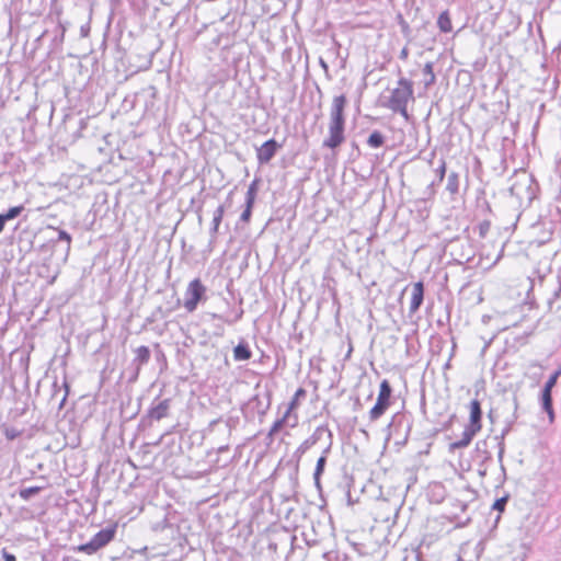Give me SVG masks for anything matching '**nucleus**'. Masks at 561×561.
<instances>
[{"mask_svg":"<svg viewBox=\"0 0 561 561\" xmlns=\"http://www.w3.org/2000/svg\"><path fill=\"white\" fill-rule=\"evenodd\" d=\"M329 450H330V446L323 451L322 456L318 459L317 466L314 469L313 480H314V484H316L317 489H319V490L321 489L320 477L324 471V467L327 463V455H328Z\"/></svg>","mask_w":561,"mask_h":561,"instance_id":"nucleus-14","label":"nucleus"},{"mask_svg":"<svg viewBox=\"0 0 561 561\" xmlns=\"http://www.w3.org/2000/svg\"><path fill=\"white\" fill-rule=\"evenodd\" d=\"M255 194H256V182L254 181L251 183V185L249 186L248 192H247L245 203H249V207L253 206L254 199H255Z\"/></svg>","mask_w":561,"mask_h":561,"instance_id":"nucleus-25","label":"nucleus"},{"mask_svg":"<svg viewBox=\"0 0 561 561\" xmlns=\"http://www.w3.org/2000/svg\"><path fill=\"white\" fill-rule=\"evenodd\" d=\"M297 415L289 414V410H287L284 416L273 424L272 428L270 430L268 436H274L285 424L289 425L290 427H295L297 425Z\"/></svg>","mask_w":561,"mask_h":561,"instance_id":"nucleus-12","label":"nucleus"},{"mask_svg":"<svg viewBox=\"0 0 561 561\" xmlns=\"http://www.w3.org/2000/svg\"><path fill=\"white\" fill-rule=\"evenodd\" d=\"M391 387L388 380L383 379L380 383V389L377 398V402L369 411V417L371 421L378 420L390 404Z\"/></svg>","mask_w":561,"mask_h":561,"instance_id":"nucleus-5","label":"nucleus"},{"mask_svg":"<svg viewBox=\"0 0 561 561\" xmlns=\"http://www.w3.org/2000/svg\"><path fill=\"white\" fill-rule=\"evenodd\" d=\"M58 240L66 241L67 242V249L68 250L70 249L71 237H70V234L67 231L59 230L58 231Z\"/></svg>","mask_w":561,"mask_h":561,"instance_id":"nucleus-28","label":"nucleus"},{"mask_svg":"<svg viewBox=\"0 0 561 561\" xmlns=\"http://www.w3.org/2000/svg\"><path fill=\"white\" fill-rule=\"evenodd\" d=\"M561 376V367H559L554 373L549 377V379L546 381L541 397H552L551 392L553 387L556 386L558 378Z\"/></svg>","mask_w":561,"mask_h":561,"instance_id":"nucleus-15","label":"nucleus"},{"mask_svg":"<svg viewBox=\"0 0 561 561\" xmlns=\"http://www.w3.org/2000/svg\"><path fill=\"white\" fill-rule=\"evenodd\" d=\"M345 124L329 123V135L323 140L322 146L330 149L340 147L345 140Z\"/></svg>","mask_w":561,"mask_h":561,"instance_id":"nucleus-6","label":"nucleus"},{"mask_svg":"<svg viewBox=\"0 0 561 561\" xmlns=\"http://www.w3.org/2000/svg\"><path fill=\"white\" fill-rule=\"evenodd\" d=\"M445 173H446V162H445V160H440V164L436 169V174L438 176V183H440L444 180Z\"/></svg>","mask_w":561,"mask_h":561,"instance_id":"nucleus-27","label":"nucleus"},{"mask_svg":"<svg viewBox=\"0 0 561 561\" xmlns=\"http://www.w3.org/2000/svg\"><path fill=\"white\" fill-rule=\"evenodd\" d=\"M1 553L4 561H16L15 556L8 552L7 549H2Z\"/></svg>","mask_w":561,"mask_h":561,"instance_id":"nucleus-34","label":"nucleus"},{"mask_svg":"<svg viewBox=\"0 0 561 561\" xmlns=\"http://www.w3.org/2000/svg\"><path fill=\"white\" fill-rule=\"evenodd\" d=\"M501 339V336L497 334V335H493L488 342H484L483 346H482V351H485L488 347L491 346V343L493 342H496Z\"/></svg>","mask_w":561,"mask_h":561,"instance_id":"nucleus-35","label":"nucleus"},{"mask_svg":"<svg viewBox=\"0 0 561 561\" xmlns=\"http://www.w3.org/2000/svg\"><path fill=\"white\" fill-rule=\"evenodd\" d=\"M115 534L116 525L103 528L96 533L89 542L78 546L76 550L87 554H93L101 548L108 545L114 539Z\"/></svg>","mask_w":561,"mask_h":561,"instance_id":"nucleus-4","label":"nucleus"},{"mask_svg":"<svg viewBox=\"0 0 561 561\" xmlns=\"http://www.w3.org/2000/svg\"><path fill=\"white\" fill-rule=\"evenodd\" d=\"M424 300V284L416 282L411 288V301L409 306V316L412 317L420 309Z\"/></svg>","mask_w":561,"mask_h":561,"instance_id":"nucleus-10","label":"nucleus"},{"mask_svg":"<svg viewBox=\"0 0 561 561\" xmlns=\"http://www.w3.org/2000/svg\"><path fill=\"white\" fill-rule=\"evenodd\" d=\"M39 491H41V488H39V486H30V488H25V489H22V490L20 491V496H21L23 500H30L32 496H34L35 494H37Z\"/></svg>","mask_w":561,"mask_h":561,"instance_id":"nucleus-24","label":"nucleus"},{"mask_svg":"<svg viewBox=\"0 0 561 561\" xmlns=\"http://www.w3.org/2000/svg\"><path fill=\"white\" fill-rule=\"evenodd\" d=\"M252 353H233L236 362L247 360L251 357Z\"/></svg>","mask_w":561,"mask_h":561,"instance_id":"nucleus-32","label":"nucleus"},{"mask_svg":"<svg viewBox=\"0 0 561 561\" xmlns=\"http://www.w3.org/2000/svg\"><path fill=\"white\" fill-rule=\"evenodd\" d=\"M423 76H424V87L426 89L435 83L436 77L434 73L433 62L428 61L424 65Z\"/></svg>","mask_w":561,"mask_h":561,"instance_id":"nucleus-16","label":"nucleus"},{"mask_svg":"<svg viewBox=\"0 0 561 561\" xmlns=\"http://www.w3.org/2000/svg\"><path fill=\"white\" fill-rule=\"evenodd\" d=\"M510 192L520 204L529 205L536 197V187L533 178L525 171L516 174Z\"/></svg>","mask_w":561,"mask_h":561,"instance_id":"nucleus-2","label":"nucleus"},{"mask_svg":"<svg viewBox=\"0 0 561 561\" xmlns=\"http://www.w3.org/2000/svg\"><path fill=\"white\" fill-rule=\"evenodd\" d=\"M437 25L439 30L444 33H449L453 31L451 20L448 11H444L439 14L437 19Z\"/></svg>","mask_w":561,"mask_h":561,"instance_id":"nucleus-17","label":"nucleus"},{"mask_svg":"<svg viewBox=\"0 0 561 561\" xmlns=\"http://www.w3.org/2000/svg\"><path fill=\"white\" fill-rule=\"evenodd\" d=\"M542 409L547 412L549 422H554V411L552 408V397H541Z\"/></svg>","mask_w":561,"mask_h":561,"instance_id":"nucleus-21","label":"nucleus"},{"mask_svg":"<svg viewBox=\"0 0 561 561\" xmlns=\"http://www.w3.org/2000/svg\"><path fill=\"white\" fill-rule=\"evenodd\" d=\"M245 204H247V207H245V209L242 211V214L240 216V219L242 221H249L250 217H251V211H252V207H249V203H245Z\"/></svg>","mask_w":561,"mask_h":561,"instance_id":"nucleus-30","label":"nucleus"},{"mask_svg":"<svg viewBox=\"0 0 561 561\" xmlns=\"http://www.w3.org/2000/svg\"><path fill=\"white\" fill-rule=\"evenodd\" d=\"M232 351H249V350H248L247 345L240 343L237 346H234Z\"/></svg>","mask_w":561,"mask_h":561,"instance_id":"nucleus-37","label":"nucleus"},{"mask_svg":"<svg viewBox=\"0 0 561 561\" xmlns=\"http://www.w3.org/2000/svg\"><path fill=\"white\" fill-rule=\"evenodd\" d=\"M507 500H508V499H507V496H503V497H501V499H497V500L494 502L493 506H492V507H493V510H496V511H499V512H503V511H504V508H505V505H506V503H507Z\"/></svg>","mask_w":561,"mask_h":561,"instance_id":"nucleus-26","label":"nucleus"},{"mask_svg":"<svg viewBox=\"0 0 561 561\" xmlns=\"http://www.w3.org/2000/svg\"><path fill=\"white\" fill-rule=\"evenodd\" d=\"M383 144L385 136L379 130H374L367 139V145L371 148H380Z\"/></svg>","mask_w":561,"mask_h":561,"instance_id":"nucleus-19","label":"nucleus"},{"mask_svg":"<svg viewBox=\"0 0 561 561\" xmlns=\"http://www.w3.org/2000/svg\"><path fill=\"white\" fill-rule=\"evenodd\" d=\"M15 436H16V435H15L14 433H10L9 431L7 432V437H8L9 439H13V438H15Z\"/></svg>","mask_w":561,"mask_h":561,"instance_id":"nucleus-39","label":"nucleus"},{"mask_svg":"<svg viewBox=\"0 0 561 561\" xmlns=\"http://www.w3.org/2000/svg\"><path fill=\"white\" fill-rule=\"evenodd\" d=\"M490 222L488 220H484L482 221L480 225H479V234L481 237H485L486 233L489 232L490 230Z\"/></svg>","mask_w":561,"mask_h":561,"instance_id":"nucleus-29","label":"nucleus"},{"mask_svg":"<svg viewBox=\"0 0 561 561\" xmlns=\"http://www.w3.org/2000/svg\"><path fill=\"white\" fill-rule=\"evenodd\" d=\"M408 56H409V49H408V47H403L402 50L400 51L399 57H400V59L405 60L408 58Z\"/></svg>","mask_w":561,"mask_h":561,"instance_id":"nucleus-36","label":"nucleus"},{"mask_svg":"<svg viewBox=\"0 0 561 561\" xmlns=\"http://www.w3.org/2000/svg\"><path fill=\"white\" fill-rule=\"evenodd\" d=\"M24 210V207L22 205L11 207L5 214H2L5 222L9 220H12L21 215V213Z\"/></svg>","mask_w":561,"mask_h":561,"instance_id":"nucleus-23","label":"nucleus"},{"mask_svg":"<svg viewBox=\"0 0 561 561\" xmlns=\"http://www.w3.org/2000/svg\"><path fill=\"white\" fill-rule=\"evenodd\" d=\"M207 300V288L199 278L191 280L184 293L183 307L190 313Z\"/></svg>","mask_w":561,"mask_h":561,"instance_id":"nucleus-3","label":"nucleus"},{"mask_svg":"<svg viewBox=\"0 0 561 561\" xmlns=\"http://www.w3.org/2000/svg\"><path fill=\"white\" fill-rule=\"evenodd\" d=\"M469 410H470V417H469V424L467 426L479 432L481 430V415H482L480 402L476 399L472 400L470 402Z\"/></svg>","mask_w":561,"mask_h":561,"instance_id":"nucleus-11","label":"nucleus"},{"mask_svg":"<svg viewBox=\"0 0 561 561\" xmlns=\"http://www.w3.org/2000/svg\"><path fill=\"white\" fill-rule=\"evenodd\" d=\"M413 82L405 78L398 80V87L390 91V96L385 106L394 113L401 114L405 121L410 119L408 103L414 100Z\"/></svg>","mask_w":561,"mask_h":561,"instance_id":"nucleus-1","label":"nucleus"},{"mask_svg":"<svg viewBox=\"0 0 561 561\" xmlns=\"http://www.w3.org/2000/svg\"><path fill=\"white\" fill-rule=\"evenodd\" d=\"M280 148L282 145L278 144L275 139L265 141L260 148L256 149V159L259 164L268 163Z\"/></svg>","mask_w":561,"mask_h":561,"instance_id":"nucleus-7","label":"nucleus"},{"mask_svg":"<svg viewBox=\"0 0 561 561\" xmlns=\"http://www.w3.org/2000/svg\"><path fill=\"white\" fill-rule=\"evenodd\" d=\"M224 214H225V208L222 205H219L216 210L214 211V217H213V227L210 229V234L213 238L216 237L217 232H218V227L222 220V217H224Z\"/></svg>","mask_w":561,"mask_h":561,"instance_id":"nucleus-18","label":"nucleus"},{"mask_svg":"<svg viewBox=\"0 0 561 561\" xmlns=\"http://www.w3.org/2000/svg\"><path fill=\"white\" fill-rule=\"evenodd\" d=\"M316 443V439L313 438H310V439H307L305 440L300 447H299V450H301L302 453L306 451L311 445H313Z\"/></svg>","mask_w":561,"mask_h":561,"instance_id":"nucleus-33","label":"nucleus"},{"mask_svg":"<svg viewBox=\"0 0 561 561\" xmlns=\"http://www.w3.org/2000/svg\"><path fill=\"white\" fill-rule=\"evenodd\" d=\"M306 394H307V392L304 388L297 389V391L295 392L294 398L290 401L289 407L287 409V410H289V414H291V411L299 405L300 400L304 399L306 397Z\"/></svg>","mask_w":561,"mask_h":561,"instance_id":"nucleus-22","label":"nucleus"},{"mask_svg":"<svg viewBox=\"0 0 561 561\" xmlns=\"http://www.w3.org/2000/svg\"><path fill=\"white\" fill-rule=\"evenodd\" d=\"M477 433L478 431L466 426L461 434V438L459 440L454 442L451 444V448L460 449L467 447L471 443L472 438L476 436Z\"/></svg>","mask_w":561,"mask_h":561,"instance_id":"nucleus-13","label":"nucleus"},{"mask_svg":"<svg viewBox=\"0 0 561 561\" xmlns=\"http://www.w3.org/2000/svg\"><path fill=\"white\" fill-rule=\"evenodd\" d=\"M4 225H5V220L2 216V214H0V233L3 231Z\"/></svg>","mask_w":561,"mask_h":561,"instance_id":"nucleus-38","label":"nucleus"},{"mask_svg":"<svg viewBox=\"0 0 561 561\" xmlns=\"http://www.w3.org/2000/svg\"><path fill=\"white\" fill-rule=\"evenodd\" d=\"M347 100L344 94L334 96L330 110V122L345 124L344 110Z\"/></svg>","mask_w":561,"mask_h":561,"instance_id":"nucleus-9","label":"nucleus"},{"mask_svg":"<svg viewBox=\"0 0 561 561\" xmlns=\"http://www.w3.org/2000/svg\"><path fill=\"white\" fill-rule=\"evenodd\" d=\"M446 190L455 195L459 192V175L456 172H451L447 179Z\"/></svg>","mask_w":561,"mask_h":561,"instance_id":"nucleus-20","label":"nucleus"},{"mask_svg":"<svg viewBox=\"0 0 561 561\" xmlns=\"http://www.w3.org/2000/svg\"><path fill=\"white\" fill-rule=\"evenodd\" d=\"M485 448H486V442H478L477 443V450L483 451V459H488L490 457Z\"/></svg>","mask_w":561,"mask_h":561,"instance_id":"nucleus-31","label":"nucleus"},{"mask_svg":"<svg viewBox=\"0 0 561 561\" xmlns=\"http://www.w3.org/2000/svg\"><path fill=\"white\" fill-rule=\"evenodd\" d=\"M148 354H149L148 352H145V353H144L142 360H146V359L148 358Z\"/></svg>","mask_w":561,"mask_h":561,"instance_id":"nucleus-41","label":"nucleus"},{"mask_svg":"<svg viewBox=\"0 0 561 561\" xmlns=\"http://www.w3.org/2000/svg\"><path fill=\"white\" fill-rule=\"evenodd\" d=\"M171 408V399H154L148 411V416L151 420L160 421L168 416Z\"/></svg>","mask_w":561,"mask_h":561,"instance_id":"nucleus-8","label":"nucleus"},{"mask_svg":"<svg viewBox=\"0 0 561 561\" xmlns=\"http://www.w3.org/2000/svg\"><path fill=\"white\" fill-rule=\"evenodd\" d=\"M136 351L142 352V351H149L147 346H139Z\"/></svg>","mask_w":561,"mask_h":561,"instance_id":"nucleus-40","label":"nucleus"}]
</instances>
